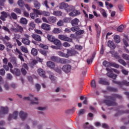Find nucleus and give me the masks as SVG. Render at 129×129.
Returning <instances> with one entry per match:
<instances>
[{
    "instance_id": "f257e3e1",
    "label": "nucleus",
    "mask_w": 129,
    "mask_h": 129,
    "mask_svg": "<svg viewBox=\"0 0 129 129\" xmlns=\"http://www.w3.org/2000/svg\"><path fill=\"white\" fill-rule=\"evenodd\" d=\"M106 100H103L104 103H105L107 106H116L117 103L115 102V98L118 99H122L121 95L116 94H112L111 96H105Z\"/></svg>"
},
{
    "instance_id": "f03ea898",
    "label": "nucleus",
    "mask_w": 129,
    "mask_h": 129,
    "mask_svg": "<svg viewBox=\"0 0 129 129\" xmlns=\"http://www.w3.org/2000/svg\"><path fill=\"white\" fill-rule=\"evenodd\" d=\"M106 71L108 72L107 73V76L108 77H109L110 78H112V79H116V77H117V76L115 74H112L110 72H112V71H114L115 73H117V74H119V71L115 69H109L108 68H106Z\"/></svg>"
},
{
    "instance_id": "7ed1b4c3",
    "label": "nucleus",
    "mask_w": 129,
    "mask_h": 129,
    "mask_svg": "<svg viewBox=\"0 0 129 129\" xmlns=\"http://www.w3.org/2000/svg\"><path fill=\"white\" fill-rule=\"evenodd\" d=\"M30 97H25L23 98L24 100H31L30 104H38V98L34 97V96L31 94H29Z\"/></svg>"
},
{
    "instance_id": "20e7f679",
    "label": "nucleus",
    "mask_w": 129,
    "mask_h": 129,
    "mask_svg": "<svg viewBox=\"0 0 129 129\" xmlns=\"http://www.w3.org/2000/svg\"><path fill=\"white\" fill-rule=\"evenodd\" d=\"M103 65L105 67H114L115 68H119V65L115 62H108L106 60H104L103 62Z\"/></svg>"
},
{
    "instance_id": "39448f33",
    "label": "nucleus",
    "mask_w": 129,
    "mask_h": 129,
    "mask_svg": "<svg viewBox=\"0 0 129 129\" xmlns=\"http://www.w3.org/2000/svg\"><path fill=\"white\" fill-rule=\"evenodd\" d=\"M112 83H114V84H117L119 85V86H120V87H122V85H125V86L127 87L129 86V82H127V81L125 80H123L121 82L113 80Z\"/></svg>"
},
{
    "instance_id": "423d86ee",
    "label": "nucleus",
    "mask_w": 129,
    "mask_h": 129,
    "mask_svg": "<svg viewBox=\"0 0 129 129\" xmlns=\"http://www.w3.org/2000/svg\"><path fill=\"white\" fill-rule=\"evenodd\" d=\"M58 39H59V40H61V41L69 42L70 43H72V42H73V39L70 38V37H68L67 35H58Z\"/></svg>"
},
{
    "instance_id": "0eeeda50",
    "label": "nucleus",
    "mask_w": 129,
    "mask_h": 129,
    "mask_svg": "<svg viewBox=\"0 0 129 129\" xmlns=\"http://www.w3.org/2000/svg\"><path fill=\"white\" fill-rule=\"evenodd\" d=\"M33 13H31L30 14V18L32 19L33 20H35V18H38L39 16H40V14L38 13V12H40V10H38L36 9H33Z\"/></svg>"
},
{
    "instance_id": "6e6552de",
    "label": "nucleus",
    "mask_w": 129,
    "mask_h": 129,
    "mask_svg": "<svg viewBox=\"0 0 129 129\" xmlns=\"http://www.w3.org/2000/svg\"><path fill=\"white\" fill-rule=\"evenodd\" d=\"M9 17L10 20H12V17L11 15L8 14V13L6 12L3 11L1 12V16H0V19L3 22H6V19Z\"/></svg>"
},
{
    "instance_id": "1a4fd4ad",
    "label": "nucleus",
    "mask_w": 129,
    "mask_h": 129,
    "mask_svg": "<svg viewBox=\"0 0 129 129\" xmlns=\"http://www.w3.org/2000/svg\"><path fill=\"white\" fill-rule=\"evenodd\" d=\"M67 54L68 55V57L70 56H75V55H77V54H78V51H77V50H75L74 49H67Z\"/></svg>"
},
{
    "instance_id": "9d476101",
    "label": "nucleus",
    "mask_w": 129,
    "mask_h": 129,
    "mask_svg": "<svg viewBox=\"0 0 129 129\" xmlns=\"http://www.w3.org/2000/svg\"><path fill=\"white\" fill-rule=\"evenodd\" d=\"M72 67L70 64L64 65L62 68V70L65 73H69L71 71Z\"/></svg>"
},
{
    "instance_id": "9b49d317",
    "label": "nucleus",
    "mask_w": 129,
    "mask_h": 129,
    "mask_svg": "<svg viewBox=\"0 0 129 129\" xmlns=\"http://www.w3.org/2000/svg\"><path fill=\"white\" fill-rule=\"evenodd\" d=\"M18 112L17 111H14L13 114H10L8 118V120L10 121L12 120V118H13V119H17V118H18Z\"/></svg>"
},
{
    "instance_id": "f8f14e48",
    "label": "nucleus",
    "mask_w": 129,
    "mask_h": 129,
    "mask_svg": "<svg viewBox=\"0 0 129 129\" xmlns=\"http://www.w3.org/2000/svg\"><path fill=\"white\" fill-rule=\"evenodd\" d=\"M37 72L39 76H40L42 78H47V76H46V73L45 72V71H44L43 69H39L38 70Z\"/></svg>"
},
{
    "instance_id": "ddd939ff",
    "label": "nucleus",
    "mask_w": 129,
    "mask_h": 129,
    "mask_svg": "<svg viewBox=\"0 0 129 129\" xmlns=\"http://www.w3.org/2000/svg\"><path fill=\"white\" fill-rule=\"evenodd\" d=\"M10 72H11L12 74L16 75V76H20V75H21V70L17 68H15L14 70L11 69Z\"/></svg>"
},
{
    "instance_id": "4468645a",
    "label": "nucleus",
    "mask_w": 129,
    "mask_h": 129,
    "mask_svg": "<svg viewBox=\"0 0 129 129\" xmlns=\"http://www.w3.org/2000/svg\"><path fill=\"white\" fill-rule=\"evenodd\" d=\"M9 113V108L8 107H1L0 113L2 114H7Z\"/></svg>"
},
{
    "instance_id": "2eb2a0df",
    "label": "nucleus",
    "mask_w": 129,
    "mask_h": 129,
    "mask_svg": "<svg viewBox=\"0 0 129 129\" xmlns=\"http://www.w3.org/2000/svg\"><path fill=\"white\" fill-rule=\"evenodd\" d=\"M99 84H102V85H105L107 86H109V82L107 81L106 79H100L99 81Z\"/></svg>"
},
{
    "instance_id": "dca6fc26",
    "label": "nucleus",
    "mask_w": 129,
    "mask_h": 129,
    "mask_svg": "<svg viewBox=\"0 0 129 129\" xmlns=\"http://www.w3.org/2000/svg\"><path fill=\"white\" fill-rule=\"evenodd\" d=\"M38 13L39 14V16H44V17H50V12L46 11H41L39 10V11L38 12Z\"/></svg>"
},
{
    "instance_id": "f3484780",
    "label": "nucleus",
    "mask_w": 129,
    "mask_h": 129,
    "mask_svg": "<svg viewBox=\"0 0 129 129\" xmlns=\"http://www.w3.org/2000/svg\"><path fill=\"white\" fill-rule=\"evenodd\" d=\"M78 15H80V12H79L78 10H76L75 8L70 13V16L71 17H76Z\"/></svg>"
},
{
    "instance_id": "a211bd4d",
    "label": "nucleus",
    "mask_w": 129,
    "mask_h": 129,
    "mask_svg": "<svg viewBox=\"0 0 129 129\" xmlns=\"http://www.w3.org/2000/svg\"><path fill=\"white\" fill-rule=\"evenodd\" d=\"M19 116L22 120H25L27 118V116H28V114L23 111H21L19 113Z\"/></svg>"
},
{
    "instance_id": "6ab92c4d",
    "label": "nucleus",
    "mask_w": 129,
    "mask_h": 129,
    "mask_svg": "<svg viewBox=\"0 0 129 129\" xmlns=\"http://www.w3.org/2000/svg\"><path fill=\"white\" fill-rule=\"evenodd\" d=\"M41 28L45 31H50L51 30V26L46 23H43L41 25Z\"/></svg>"
},
{
    "instance_id": "aec40b11",
    "label": "nucleus",
    "mask_w": 129,
    "mask_h": 129,
    "mask_svg": "<svg viewBox=\"0 0 129 129\" xmlns=\"http://www.w3.org/2000/svg\"><path fill=\"white\" fill-rule=\"evenodd\" d=\"M79 22V19H78V18H75L71 21V24L72 27H75L76 26H78Z\"/></svg>"
},
{
    "instance_id": "412c9836",
    "label": "nucleus",
    "mask_w": 129,
    "mask_h": 129,
    "mask_svg": "<svg viewBox=\"0 0 129 129\" xmlns=\"http://www.w3.org/2000/svg\"><path fill=\"white\" fill-rule=\"evenodd\" d=\"M107 46L108 47H109L110 49H112V50H114L115 48H116V46H115V45L114 44V43L112 42V41L109 40L107 42Z\"/></svg>"
},
{
    "instance_id": "4be33fe9",
    "label": "nucleus",
    "mask_w": 129,
    "mask_h": 129,
    "mask_svg": "<svg viewBox=\"0 0 129 129\" xmlns=\"http://www.w3.org/2000/svg\"><path fill=\"white\" fill-rule=\"evenodd\" d=\"M68 7V5L64 2L59 3V8L60 9V10H63L64 9V10L66 11Z\"/></svg>"
},
{
    "instance_id": "5701e85b",
    "label": "nucleus",
    "mask_w": 129,
    "mask_h": 129,
    "mask_svg": "<svg viewBox=\"0 0 129 129\" xmlns=\"http://www.w3.org/2000/svg\"><path fill=\"white\" fill-rule=\"evenodd\" d=\"M16 52L19 54L18 55V58L21 60L22 62H25V59H24V57H23V53L20 51V50L17 49Z\"/></svg>"
},
{
    "instance_id": "b1692460",
    "label": "nucleus",
    "mask_w": 129,
    "mask_h": 129,
    "mask_svg": "<svg viewBox=\"0 0 129 129\" xmlns=\"http://www.w3.org/2000/svg\"><path fill=\"white\" fill-rule=\"evenodd\" d=\"M53 43L54 45H56V46L58 47V48H60L62 46L61 41H60L59 39H56V38H55L54 40H53Z\"/></svg>"
},
{
    "instance_id": "393cba45",
    "label": "nucleus",
    "mask_w": 129,
    "mask_h": 129,
    "mask_svg": "<svg viewBox=\"0 0 129 129\" xmlns=\"http://www.w3.org/2000/svg\"><path fill=\"white\" fill-rule=\"evenodd\" d=\"M56 21L57 18L54 16H50L48 17V24H49V23H52V24H54V23H56Z\"/></svg>"
},
{
    "instance_id": "a878e982",
    "label": "nucleus",
    "mask_w": 129,
    "mask_h": 129,
    "mask_svg": "<svg viewBox=\"0 0 129 129\" xmlns=\"http://www.w3.org/2000/svg\"><path fill=\"white\" fill-rule=\"evenodd\" d=\"M46 65L47 67H49V68H50L51 69L55 68V63L52 61H47Z\"/></svg>"
},
{
    "instance_id": "bb28decb",
    "label": "nucleus",
    "mask_w": 129,
    "mask_h": 129,
    "mask_svg": "<svg viewBox=\"0 0 129 129\" xmlns=\"http://www.w3.org/2000/svg\"><path fill=\"white\" fill-rule=\"evenodd\" d=\"M57 54L60 57H63V58H68V54L61 51H58Z\"/></svg>"
},
{
    "instance_id": "cd10ccee",
    "label": "nucleus",
    "mask_w": 129,
    "mask_h": 129,
    "mask_svg": "<svg viewBox=\"0 0 129 129\" xmlns=\"http://www.w3.org/2000/svg\"><path fill=\"white\" fill-rule=\"evenodd\" d=\"M22 42L23 43V44H24V45H30L31 41H30V40L26 38H23L22 39Z\"/></svg>"
},
{
    "instance_id": "c85d7f7f",
    "label": "nucleus",
    "mask_w": 129,
    "mask_h": 129,
    "mask_svg": "<svg viewBox=\"0 0 129 129\" xmlns=\"http://www.w3.org/2000/svg\"><path fill=\"white\" fill-rule=\"evenodd\" d=\"M32 38H33L35 41H37L38 42H41V36L37 35V34H33L32 35Z\"/></svg>"
},
{
    "instance_id": "c756f323",
    "label": "nucleus",
    "mask_w": 129,
    "mask_h": 129,
    "mask_svg": "<svg viewBox=\"0 0 129 129\" xmlns=\"http://www.w3.org/2000/svg\"><path fill=\"white\" fill-rule=\"evenodd\" d=\"M59 58L58 56H52L50 57V60L56 63H59Z\"/></svg>"
},
{
    "instance_id": "7c9ffc66",
    "label": "nucleus",
    "mask_w": 129,
    "mask_h": 129,
    "mask_svg": "<svg viewBox=\"0 0 129 129\" xmlns=\"http://www.w3.org/2000/svg\"><path fill=\"white\" fill-rule=\"evenodd\" d=\"M58 63H61V64H67V63H68V59L59 58Z\"/></svg>"
},
{
    "instance_id": "2f4dec72",
    "label": "nucleus",
    "mask_w": 129,
    "mask_h": 129,
    "mask_svg": "<svg viewBox=\"0 0 129 129\" xmlns=\"http://www.w3.org/2000/svg\"><path fill=\"white\" fill-rule=\"evenodd\" d=\"M106 89L108 91H112L113 92H117V89L111 87H107Z\"/></svg>"
},
{
    "instance_id": "473e14b6",
    "label": "nucleus",
    "mask_w": 129,
    "mask_h": 129,
    "mask_svg": "<svg viewBox=\"0 0 129 129\" xmlns=\"http://www.w3.org/2000/svg\"><path fill=\"white\" fill-rule=\"evenodd\" d=\"M47 38L48 40V41H50V42H53L55 41V37H54L52 35L48 34L47 36Z\"/></svg>"
},
{
    "instance_id": "72a5a7b5",
    "label": "nucleus",
    "mask_w": 129,
    "mask_h": 129,
    "mask_svg": "<svg viewBox=\"0 0 129 129\" xmlns=\"http://www.w3.org/2000/svg\"><path fill=\"white\" fill-rule=\"evenodd\" d=\"M114 40L115 43L118 44V43H120V37L118 35H115L114 36Z\"/></svg>"
},
{
    "instance_id": "f704fd0d",
    "label": "nucleus",
    "mask_w": 129,
    "mask_h": 129,
    "mask_svg": "<svg viewBox=\"0 0 129 129\" xmlns=\"http://www.w3.org/2000/svg\"><path fill=\"white\" fill-rule=\"evenodd\" d=\"M20 24H22V25H27V24H28V20L25 18H22L20 19Z\"/></svg>"
},
{
    "instance_id": "c9c22d12",
    "label": "nucleus",
    "mask_w": 129,
    "mask_h": 129,
    "mask_svg": "<svg viewBox=\"0 0 129 129\" xmlns=\"http://www.w3.org/2000/svg\"><path fill=\"white\" fill-rule=\"evenodd\" d=\"M31 53L33 56H37L38 55V50L35 48H33L31 50Z\"/></svg>"
},
{
    "instance_id": "e433bc0d",
    "label": "nucleus",
    "mask_w": 129,
    "mask_h": 129,
    "mask_svg": "<svg viewBox=\"0 0 129 129\" xmlns=\"http://www.w3.org/2000/svg\"><path fill=\"white\" fill-rule=\"evenodd\" d=\"M34 7L37 10H39L41 8V4L38 1H35L34 3Z\"/></svg>"
},
{
    "instance_id": "4c0bfd02",
    "label": "nucleus",
    "mask_w": 129,
    "mask_h": 129,
    "mask_svg": "<svg viewBox=\"0 0 129 129\" xmlns=\"http://www.w3.org/2000/svg\"><path fill=\"white\" fill-rule=\"evenodd\" d=\"M4 44L7 48H9L10 49H12L13 48V44L9 41H5Z\"/></svg>"
},
{
    "instance_id": "58836bf2",
    "label": "nucleus",
    "mask_w": 129,
    "mask_h": 129,
    "mask_svg": "<svg viewBox=\"0 0 129 129\" xmlns=\"http://www.w3.org/2000/svg\"><path fill=\"white\" fill-rule=\"evenodd\" d=\"M60 32L61 29L58 28H54L52 30V33H53V34H60Z\"/></svg>"
},
{
    "instance_id": "ea45409f",
    "label": "nucleus",
    "mask_w": 129,
    "mask_h": 129,
    "mask_svg": "<svg viewBox=\"0 0 129 129\" xmlns=\"http://www.w3.org/2000/svg\"><path fill=\"white\" fill-rule=\"evenodd\" d=\"M75 8V7L69 6V5H68L66 11L67 13H70V12H72L73 10H74Z\"/></svg>"
},
{
    "instance_id": "a19ab883",
    "label": "nucleus",
    "mask_w": 129,
    "mask_h": 129,
    "mask_svg": "<svg viewBox=\"0 0 129 129\" xmlns=\"http://www.w3.org/2000/svg\"><path fill=\"white\" fill-rule=\"evenodd\" d=\"M123 113H129V110H126L125 111H120L118 112V113L115 114V116H117L119 114H123Z\"/></svg>"
},
{
    "instance_id": "79ce46f5",
    "label": "nucleus",
    "mask_w": 129,
    "mask_h": 129,
    "mask_svg": "<svg viewBox=\"0 0 129 129\" xmlns=\"http://www.w3.org/2000/svg\"><path fill=\"white\" fill-rule=\"evenodd\" d=\"M53 15H54V16H57L58 17H60L62 16V12H61L60 11H53Z\"/></svg>"
},
{
    "instance_id": "37998d69",
    "label": "nucleus",
    "mask_w": 129,
    "mask_h": 129,
    "mask_svg": "<svg viewBox=\"0 0 129 129\" xmlns=\"http://www.w3.org/2000/svg\"><path fill=\"white\" fill-rule=\"evenodd\" d=\"M85 31L84 30H80L76 32V34L77 36H80L81 35H83Z\"/></svg>"
},
{
    "instance_id": "c03bdc74",
    "label": "nucleus",
    "mask_w": 129,
    "mask_h": 129,
    "mask_svg": "<svg viewBox=\"0 0 129 129\" xmlns=\"http://www.w3.org/2000/svg\"><path fill=\"white\" fill-rule=\"evenodd\" d=\"M54 71L55 72H57V73H58V74H61L62 73V71L61 70V68L57 67L54 69Z\"/></svg>"
},
{
    "instance_id": "a18cd8bd",
    "label": "nucleus",
    "mask_w": 129,
    "mask_h": 129,
    "mask_svg": "<svg viewBox=\"0 0 129 129\" xmlns=\"http://www.w3.org/2000/svg\"><path fill=\"white\" fill-rule=\"evenodd\" d=\"M10 17H11V19H13V20H18V16L17 14L14 12H12L11 14Z\"/></svg>"
},
{
    "instance_id": "49530a36",
    "label": "nucleus",
    "mask_w": 129,
    "mask_h": 129,
    "mask_svg": "<svg viewBox=\"0 0 129 129\" xmlns=\"http://www.w3.org/2000/svg\"><path fill=\"white\" fill-rule=\"evenodd\" d=\"M18 5L19 7L23 8L25 6V2L23 0H19L18 2Z\"/></svg>"
},
{
    "instance_id": "de8ad7c7",
    "label": "nucleus",
    "mask_w": 129,
    "mask_h": 129,
    "mask_svg": "<svg viewBox=\"0 0 129 129\" xmlns=\"http://www.w3.org/2000/svg\"><path fill=\"white\" fill-rule=\"evenodd\" d=\"M79 30V27L78 26H73L71 28V31H72V32H77Z\"/></svg>"
},
{
    "instance_id": "09e8293b",
    "label": "nucleus",
    "mask_w": 129,
    "mask_h": 129,
    "mask_svg": "<svg viewBox=\"0 0 129 129\" xmlns=\"http://www.w3.org/2000/svg\"><path fill=\"white\" fill-rule=\"evenodd\" d=\"M14 12H15V13H16V14H17V15H21L22 14V11L19 8H15L14 10Z\"/></svg>"
},
{
    "instance_id": "8fccbe9b",
    "label": "nucleus",
    "mask_w": 129,
    "mask_h": 129,
    "mask_svg": "<svg viewBox=\"0 0 129 129\" xmlns=\"http://www.w3.org/2000/svg\"><path fill=\"white\" fill-rule=\"evenodd\" d=\"M94 57H95L94 54H93L91 58H88L87 60V63L88 64V65H89V64H90V63H91V62L93 61V59H94Z\"/></svg>"
},
{
    "instance_id": "3c124183",
    "label": "nucleus",
    "mask_w": 129,
    "mask_h": 129,
    "mask_svg": "<svg viewBox=\"0 0 129 129\" xmlns=\"http://www.w3.org/2000/svg\"><path fill=\"white\" fill-rule=\"evenodd\" d=\"M122 57L124 60H126L127 61H129V55L124 53L122 55Z\"/></svg>"
},
{
    "instance_id": "603ef678",
    "label": "nucleus",
    "mask_w": 129,
    "mask_h": 129,
    "mask_svg": "<svg viewBox=\"0 0 129 129\" xmlns=\"http://www.w3.org/2000/svg\"><path fill=\"white\" fill-rule=\"evenodd\" d=\"M118 62H119L120 64H121V65H123V66H126L127 65V63H126L125 61H124L123 59H118Z\"/></svg>"
},
{
    "instance_id": "864d4df0",
    "label": "nucleus",
    "mask_w": 129,
    "mask_h": 129,
    "mask_svg": "<svg viewBox=\"0 0 129 129\" xmlns=\"http://www.w3.org/2000/svg\"><path fill=\"white\" fill-rule=\"evenodd\" d=\"M110 53L111 55H113L115 58H119V56L116 54L117 53H116L114 50L111 51Z\"/></svg>"
},
{
    "instance_id": "5fc2aeb1",
    "label": "nucleus",
    "mask_w": 129,
    "mask_h": 129,
    "mask_svg": "<svg viewBox=\"0 0 129 129\" xmlns=\"http://www.w3.org/2000/svg\"><path fill=\"white\" fill-rule=\"evenodd\" d=\"M123 29H124V26H123V25H121L118 27L117 31L121 33V32H123Z\"/></svg>"
},
{
    "instance_id": "6e6d98bb",
    "label": "nucleus",
    "mask_w": 129,
    "mask_h": 129,
    "mask_svg": "<svg viewBox=\"0 0 129 129\" xmlns=\"http://www.w3.org/2000/svg\"><path fill=\"white\" fill-rule=\"evenodd\" d=\"M91 86L92 88H96V83L95 82V80H93L91 82Z\"/></svg>"
},
{
    "instance_id": "4d7b16f0",
    "label": "nucleus",
    "mask_w": 129,
    "mask_h": 129,
    "mask_svg": "<svg viewBox=\"0 0 129 129\" xmlns=\"http://www.w3.org/2000/svg\"><path fill=\"white\" fill-rule=\"evenodd\" d=\"M75 48L76 49V50H78V51H81V50L83 49V47L81 45L77 44L75 45Z\"/></svg>"
},
{
    "instance_id": "13d9d810",
    "label": "nucleus",
    "mask_w": 129,
    "mask_h": 129,
    "mask_svg": "<svg viewBox=\"0 0 129 129\" xmlns=\"http://www.w3.org/2000/svg\"><path fill=\"white\" fill-rule=\"evenodd\" d=\"M21 50L22 51V52H24V53H26V54L28 53V49L26 48L24 46H21Z\"/></svg>"
},
{
    "instance_id": "bf43d9fd",
    "label": "nucleus",
    "mask_w": 129,
    "mask_h": 129,
    "mask_svg": "<svg viewBox=\"0 0 129 129\" xmlns=\"http://www.w3.org/2000/svg\"><path fill=\"white\" fill-rule=\"evenodd\" d=\"M6 74V71H5V69H1L0 70V75L2 76H5Z\"/></svg>"
},
{
    "instance_id": "052dcab7",
    "label": "nucleus",
    "mask_w": 129,
    "mask_h": 129,
    "mask_svg": "<svg viewBox=\"0 0 129 129\" xmlns=\"http://www.w3.org/2000/svg\"><path fill=\"white\" fill-rule=\"evenodd\" d=\"M21 73L24 76H26L27 75V71L24 68L21 69Z\"/></svg>"
},
{
    "instance_id": "680f3d73",
    "label": "nucleus",
    "mask_w": 129,
    "mask_h": 129,
    "mask_svg": "<svg viewBox=\"0 0 129 129\" xmlns=\"http://www.w3.org/2000/svg\"><path fill=\"white\" fill-rule=\"evenodd\" d=\"M17 29L19 30V33H23L24 32V29L20 25L17 26Z\"/></svg>"
},
{
    "instance_id": "e2e57ef3",
    "label": "nucleus",
    "mask_w": 129,
    "mask_h": 129,
    "mask_svg": "<svg viewBox=\"0 0 129 129\" xmlns=\"http://www.w3.org/2000/svg\"><path fill=\"white\" fill-rule=\"evenodd\" d=\"M49 78L51 81H55L56 80V79H57V78H56V77H55L52 75H50L49 76Z\"/></svg>"
},
{
    "instance_id": "0e129e2a",
    "label": "nucleus",
    "mask_w": 129,
    "mask_h": 129,
    "mask_svg": "<svg viewBox=\"0 0 129 129\" xmlns=\"http://www.w3.org/2000/svg\"><path fill=\"white\" fill-rule=\"evenodd\" d=\"M40 53H41V54H42L44 56H47V51H46V50L40 49Z\"/></svg>"
},
{
    "instance_id": "69168bd1",
    "label": "nucleus",
    "mask_w": 129,
    "mask_h": 129,
    "mask_svg": "<svg viewBox=\"0 0 129 129\" xmlns=\"http://www.w3.org/2000/svg\"><path fill=\"white\" fill-rule=\"evenodd\" d=\"M40 46L41 48H42V49H44V50H47V49L48 48V46L42 44L40 45Z\"/></svg>"
},
{
    "instance_id": "338daca9",
    "label": "nucleus",
    "mask_w": 129,
    "mask_h": 129,
    "mask_svg": "<svg viewBox=\"0 0 129 129\" xmlns=\"http://www.w3.org/2000/svg\"><path fill=\"white\" fill-rule=\"evenodd\" d=\"M121 72L123 74H124V75H128V71L125 69H122Z\"/></svg>"
},
{
    "instance_id": "774afa93",
    "label": "nucleus",
    "mask_w": 129,
    "mask_h": 129,
    "mask_svg": "<svg viewBox=\"0 0 129 129\" xmlns=\"http://www.w3.org/2000/svg\"><path fill=\"white\" fill-rule=\"evenodd\" d=\"M35 88H36L37 91H40V90L41 89V85H40L39 84H36L35 85Z\"/></svg>"
}]
</instances>
